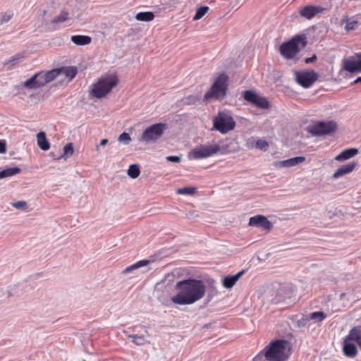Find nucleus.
Masks as SVG:
<instances>
[{
	"instance_id": "obj_1",
	"label": "nucleus",
	"mask_w": 361,
	"mask_h": 361,
	"mask_svg": "<svg viewBox=\"0 0 361 361\" xmlns=\"http://www.w3.org/2000/svg\"><path fill=\"white\" fill-rule=\"evenodd\" d=\"M176 289L178 293L171 298L177 305H192L202 299L206 293V286L201 279L188 278L176 283Z\"/></svg>"
},
{
	"instance_id": "obj_2",
	"label": "nucleus",
	"mask_w": 361,
	"mask_h": 361,
	"mask_svg": "<svg viewBox=\"0 0 361 361\" xmlns=\"http://www.w3.org/2000/svg\"><path fill=\"white\" fill-rule=\"evenodd\" d=\"M289 342L285 339L272 340L262 351L266 361H286L288 355L286 353Z\"/></svg>"
},
{
	"instance_id": "obj_3",
	"label": "nucleus",
	"mask_w": 361,
	"mask_h": 361,
	"mask_svg": "<svg viewBox=\"0 0 361 361\" xmlns=\"http://www.w3.org/2000/svg\"><path fill=\"white\" fill-rule=\"evenodd\" d=\"M307 44L306 35H296L290 40L283 42L279 47L281 56L286 59H292Z\"/></svg>"
},
{
	"instance_id": "obj_4",
	"label": "nucleus",
	"mask_w": 361,
	"mask_h": 361,
	"mask_svg": "<svg viewBox=\"0 0 361 361\" xmlns=\"http://www.w3.org/2000/svg\"><path fill=\"white\" fill-rule=\"evenodd\" d=\"M228 76L225 73H220L214 80L209 90L204 94V99H223L226 97L228 91Z\"/></svg>"
},
{
	"instance_id": "obj_5",
	"label": "nucleus",
	"mask_w": 361,
	"mask_h": 361,
	"mask_svg": "<svg viewBox=\"0 0 361 361\" xmlns=\"http://www.w3.org/2000/svg\"><path fill=\"white\" fill-rule=\"evenodd\" d=\"M118 82V80L115 75L101 78L93 85L90 94L93 97L103 98L117 85Z\"/></svg>"
},
{
	"instance_id": "obj_6",
	"label": "nucleus",
	"mask_w": 361,
	"mask_h": 361,
	"mask_svg": "<svg viewBox=\"0 0 361 361\" xmlns=\"http://www.w3.org/2000/svg\"><path fill=\"white\" fill-rule=\"evenodd\" d=\"M337 123L333 121H319L306 128L313 136H325L333 134L337 130Z\"/></svg>"
},
{
	"instance_id": "obj_7",
	"label": "nucleus",
	"mask_w": 361,
	"mask_h": 361,
	"mask_svg": "<svg viewBox=\"0 0 361 361\" xmlns=\"http://www.w3.org/2000/svg\"><path fill=\"white\" fill-rule=\"evenodd\" d=\"M235 121L230 114L224 111H219L217 116L213 118L212 130L226 134L233 130L235 127Z\"/></svg>"
},
{
	"instance_id": "obj_8",
	"label": "nucleus",
	"mask_w": 361,
	"mask_h": 361,
	"mask_svg": "<svg viewBox=\"0 0 361 361\" xmlns=\"http://www.w3.org/2000/svg\"><path fill=\"white\" fill-rule=\"evenodd\" d=\"M167 128L168 125L165 123L152 124L144 130L140 140L146 143L154 142L162 136Z\"/></svg>"
},
{
	"instance_id": "obj_9",
	"label": "nucleus",
	"mask_w": 361,
	"mask_h": 361,
	"mask_svg": "<svg viewBox=\"0 0 361 361\" xmlns=\"http://www.w3.org/2000/svg\"><path fill=\"white\" fill-rule=\"evenodd\" d=\"M221 150L219 145H202L193 149L188 155L190 159H201L209 157Z\"/></svg>"
},
{
	"instance_id": "obj_10",
	"label": "nucleus",
	"mask_w": 361,
	"mask_h": 361,
	"mask_svg": "<svg viewBox=\"0 0 361 361\" xmlns=\"http://www.w3.org/2000/svg\"><path fill=\"white\" fill-rule=\"evenodd\" d=\"M294 75L296 82L304 88L310 87L319 78L318 73L313 70L296 71Z\"/></svg>"
},
{
	"instance_id": "obj_11",
	"label": "nucleus",
	"mask_w": 361,
	"mask_h": 361,
	"mask_svg": "<svg viewBox=\"0 0 361 361\" xmlns=\"http://www.w3.org/2000/svg\"><path fill=\"white\" fill-rule=\"evenodd\" d=\"M293 293V288L290 284L281 285L279 288L271 295L270 301L274 304H279L284 302L286 299L291 298Z\"/></svg>"
},
{
	"instance_id": "obj_12",
	"label": "nucleus",
	"mask_w": 361,
	"mask_h": 361,
	"mask_svg": "<svg viewBox=\"0 0 361 361\" xmlns=\"http://www.w3.org/2000/svg\"><path fill=\"white\" fill-rule=\"evenodd\" d=\"M343 68L350 73H361V52L343 59Z\"/></svg>"
},
{
	"instance_id": "obj_13",
	"label": "nucleus",
	"mask_w": 361,
	"mask_h": 361,
	"mask_svg": "<svg viewBox=\"0 0 361 361\" xmlns=\"http://www.w3.org/2000/svg\"><path fill=\"white\" fill-rule=\"evenodd\" d=\"M248 225L250 226L262 228L264 230L267 231L271 230L273 227L271 222L269 221L266 216L260 214L250 217Z\"/></svg>"
},
{
	"instance_id": "obj_14",
	"label": "nucleus",
	"mask_w": 361,
	"mask_h": 361,
	"mask_svg": "<svg viewBox=\"0 0 361 361\" xmlns=\"http://www.w3.org/2000/svg\"><path fill=\"white\" fill-rule=\"evenodd\" d=\"M324 11V8L321 6L307 5L302 7L299 13L302 17L310 20Z\"/></svg>"
},
{
	"instance_id": "obj_15",
	"label": "nucleus",
	"mask_w": 361,
	"mask_h": 361,
	"mask_svg": "<svg viewBox=\"0 0 361 361\" xmlns=\"http://www.w3.org/2000/svg\"><path fill=\"white\" fill-rule=\"evenodd\" d=\"M305 160V157L302 156L295 157L283 161L274 162V166L277 168H288L299 165Z\"/></svg>"
},
{
	"instance_id": "obj_16",
	"label": "nucleus",
	"mask_w": 361,
	"mask_h": 361,
	"mask_svg": "<svg viewBox=\"0 0 361 361\" xmlns=\"http://www.w3.org/2000/svg\"><path fill=\"white\" fill-rule=\"evenodd\" d=\"M343 352L348 357H354L357 354L356 345L351 340H348L347 336L345 337L343 342Z\"/></svg>"
},
{
	"instance_id": "obj_17",
	"label": "nucleus",
	"mask_w": 361,
	"mask_h": 361,
	"mask_svg": "<svg viewBox=\"0 0 361 361\" xmlns=\"http://www.w3.org/2000/svg\"><path fill=\"white\" fill-rule=\"evenodd\" d=\"M40 87H42V82L37 81V76L35 75V74L20 85L18 86L19 93H22L24 88L27 90H37Z\"/></svg>"
},
{
	"instance_id": "obj_18",
	"label": "nucleus",
	"mask_w": 361,
	"mask_h": 361,
	"mask_svg": "<svg viewBox=\"0 0 361 361\" xmlns=\"http://www.w3.org/2000/svg\"><path fill=\"white\" fill-rule=\"evenodd\" d=\"M245 271V269H243L234 275H228L224 276L222 279V286L227 289L233 288Z\"/></svg>"
},
{
	"instance_id": "obj_19",
	"label": "nucleus",
	"mask_w": 361,
	"mask_h": 361,
	"mask_svg": "<svg viewBox=\"0 0 361 361\" xmlns=\"http://www.w3.org/2000/svg\"><path fill=\"white\" fill-rule=\"evenodd\" d=\"M355 166V162H350L347 164L343 165L335 171V173L333 174L332 178L334 179H338L340 177L349 174L354 170Z\"/></svg>"
},
{
	"instance_id": "obj_20",
	"label": "nucleus",
	"mask_w": 361,
	"mask_h": 361,
	"mask_svg": "<svg viewBox=\"0 0 361 361\" xmlns=\"http://www.w3.org/2000/svg\"><path fill=\"white\" fill-rule=\"evenodd\" d=\"M348 340L356 343L361 350V325L352 328L348 336Z\"/></svg>"
},
{
	"instance_id": "obj_21",
	"label": "nucleus",
	"mask_w": 361,
	"mask_h": 361,
	"mask_svg": "<svg viewBox=\"0 0 361 361\" xmlns=\"http://www.w3.org/2000/svg\"><path fill=\"white\" fill-rule=\"evenodd\" d=\"M357 148H348L342 151L339 154L335 157V160L338 161H343L349 159L358 154Z\"/></svg>"
},
{
	"instance_id": "obj_22",
	"label": "nucleus",
	"mask_w": 361,
	"mask_h": 361,
	"mask_svg": "<svg viewBox=\"0 0 361 361\" xmlns=\"http://www.w3.org/2000/svg\"><path fill=\"white\" fill-rule=\"evenodd\" d=\"M37 145L42 150L47 151L50 148L49 142L44 131H40L37 134Z\"/></svg>"
},
{
	"instance_id": "obj_23",
	"label": "nucleus",
	"mask_w": 361,
	"mask_h": 361,
	"mask_svg": "<svg viewBox=\"0 0 361 361\" xmlns=\"http://www.w3.org/2000/svg\"><path fill=\"white\" fill-rule=\"evenodd\" d=\"M71 42L78 46H85L91 43L92 38L87 35H73L71 38Z\"/></svg>"
},
{
	"instance_id": "obj_24",
	"label": "nucleus",
	"mask_w": 361,
	"mask_h": 361,
	"mask_svg": "<svg viewBox=\"0 0 361 361\" xmlns=\"http://www.w3.org/2000/svg\"><path fill=\"white\" fill-rule=\"evenodd\" d=\"M59 68H61V70H60V74L65 75L70 80L73 79L78 73L76 66H61Z\"/></svg>"
},
{
	"instance_id": "obj_25",
	"label": "nucleus",
	"mask_w": 361,
	"mask_h": 361,
	"mask_svg": "<svg viewBox=\"0 0 361 361\" xmlns=\"http://www.w3.org/2000/svg\"><path fill=\"white\" fill-rule=\"evenodd\" d=\"M150 262L148 259H142L137 262L136 263L126 267L122 273L123 274H128L130 273H132L133 271L138 269L139 268H141L142 267L147 266Z\"/></svg>"
},
{
	"instance_id": "obj_26",
	"label": "nucleus",
	"mask_w": 361,
	"mask_h": 361,
	"mask_svg": "<svg viewBox=\"0 0 361 361\" xmlns=\"http://www.w3.org/2000/svg\"><path fill=\"white\" fill-rule=\"evenodd\" d=\"M21 172V169L18 166L6 168L0 171V179L15 176Z\"/></svg>"
},
{
	"instance_id": "obj_27",
	"label": "nucleus",
	"mask_w": 361,
	"mask_h": 361,
	"mask_svg": "<svg viewBox=\"0 0 361 361\" xmlns=\"http://www.w3.org/2000/svg\"><path fill=\"white\" fill-rule=\"evenodd\" d=\"M74 152L73 145L72 142L67 143L63 149V153L61 154L58 157L54 158L55 160H59L60 159H66L73 155Z\"/></svg>"
},
{
	"instance_id": "obj_28",
	"label": "nucleus",
	"mask_w": 361,
	"mask_h": 361,
	"mask_svg": "<svg viewBox=\"0 0 361 361\" xmlns=\"http://www.w3.org/2000/svg\"><path fill=\"white\" fill-rule=\"evenodd\" d=\"M154 18V13L151 11L139 12L135 16V19L138 21L149 22Z\"/></svg>"
},
{
	"instance_id": "obj_29",
	"label": "nucleus",
	"mask_w": 361,
	"mask_h": 361,
	"mask_svg": "<svg viewBox=\"0 0 361 361\" xmlns=\"http://www.w3.org/2000/svg\"><path fill=\"white\" fill-rule=\"evenodd\" d=\"M60 70L61 68H57L49 70L48 71H44L45 73V82L48 83L51 81L54 80L58 75H60Z\"/></svg>"
},
{
	"instance_id": "obj_30",
	"label": "nucleus",
	"mask_w": 361,
	"mask_h": 361,
	"mask_svg": "<svg viewBox=\"0 0 361 361\" xmlns=\"http://www.w3.org/2000/svg\"><path fill=\"white\" fill-rule=\"evenodd\" d=\"M257 96L258 94L255 91L252 90H245L243 92V99L252 104L255 102V99L257 98Z\"/></svg>"
},
{
	"instance_id": "obj_31",
	"label": "nucleus",
	"mask_w": 361,
	"mask_h": 361,
	"mask_svg": "<svg viewBox=\"0 0 361 361\" xmlns=\"http://www.w3.org/2000/svg\"><path fill=\"white\" fill-rule=\"evenodd\" d=\"M307 316L309 321L315 320L318 322H322L326 317V314L323 311L313 312L307 314Z\"/></svg>"
},
{
	"instance_id": "obj_32",
	"label": "nucleus",
	"mask_w": 361,
	"mask_h": 361,
	"mask_svg": "<svg viewBox=\"0 0 361 361\" xmlns=\"http://www.w3.org/2000/svg\"><path fill=\"white\" fill-rule=\"evenodd\" d=\"M253 105L258 108L266 109L269 108V102L267 98L258 94L257 98L255 99V101L253 103Z\"/></svg>"
},
{
	"instance_id": "obj_33",
	"label": "nucleus",
	"mask_w": 361,
	"mask_h": 361,
	"mask_svg": "<svg viewBox=\"0 0 361 361\" xmlns=\"http://www.w3.org/2000/svg\"><path fill=\"white\" fill-rule=\"evenodd\" d=\"M128 176L131 178H136L140 173V170L138 164H133L129 166L127 171Z\"/></svg>"
},
{
	"instance_id": "obj_34",
	"label": "nucleus",
	"mask_w": 361,
	"mask_h": 361,
	"mask_svg": "<svg viewBox=\"0 0 361 361\" xmlns=\"http://www.w3.org/2000/svg\"><path fill=\"white\" fill-rule=\"evenodd\" d=\"M206 283H207V285L209 286V290L207 293V302H209L214 296V292L215 291L216 293V290H215L216 281L213 279L209 278V279H207Z\"/></svg>"
},
{
	"instance_id": "obj_35",
	"label": "nucleus",
	"mask_w": 361,
	"mask_h": 361,
	"mask_svg": "<svg viewBox=\"0 0 361 361\" xmlns=\"http://www.w3.org/2000/svg\"><path fill=\"white\" fill-rule=\"evenodd\" d=\"M207 6H201L197 8L196 13L193 17L194 20H197L202 18L209 11Z\"/></svg>"
},
{
	"instance_id": "obj_36",
	"label": "nucleus",
	"mask_w": 361,
	"mask_h": 361,
	"mask_svg": "<svg viewBox=\"0 0 361 361\" xmlns=\"http://www.w3.org/2000/svg\"><path fill=\"white\" fill-rule=\"evenodd\" d=\"M197 188L195 187H184L178 188L177 190V193L180 195H192L195 194Z\"/></svg>"
},
{
	"instance_id": "obj_37",
	"label": "nucleus",
	"mask_w": 361,
	"mask_h": 361,
	"mask_svg": "<svg viewBox=\"0 0 361 361\" xmlns=\"http://www.w3.org/2000/svg\"><path fill=\"white\" fill-rule=\"evenodd\" d=\"M68 13L63 11L58 16L51 20L52 23H63L68 19Z\"/></svg>"
},
{
	"instance_id": "obj_38",
	"label": "nucleus",
	"mask_w": 361,
	"mask_h": 361,
	"mask_svg": "<svg viewBox=\"0 0 361 361\" xmlns=\"http://www.w3.org/2000/svg\"><path fill=\"white\" fill-rule=\"evenodd\" d=\"M128 337L132 338V341L137 345H142L147 342L144 336H138L137 334H131V335H129Z\"/></svg>"
},
{
	"instance_id": "obj_39",
	"label": "nucleus",
	"mask_w": 361,
	"mask_h": 361,
	"mask_svg": "<svg viewBox=\"0 0 361 361\" xmlns=\"http://www.w3.org/2000/svg\"><path fill=\"white\" fill-rule=\"evenodd\" d=\"M255 147L266 152L269 148V143L264 140L258 139L255 142Z\"/></svg>"
},
{
	"instance_id": "obj_40",
	"label": "nucleus",
	"mask_w": 361,
	"mask_h": 361,
	"mask_svg": "<svg viewBox=\"0 0 361 361\" xmlns=\"http://www.w3.org/2000/svg\"><path fill=\"white\" fill-rule=\"evenodd\" d=\"M13 13L11 11H8L2 13L0 18V23L4 24L8 22L13 17Z\"/></svg>"
},
{
	"instance_id": "obj_41",
	"label": "nucleus",
	"mask_w": 361,
	"mask_h": 361,
	"mask_svg": "<svg viewBox=\"0 0 361 361\" xmlns=\"http://www.w3.org/2000/svg\"><path fill=\"white\" fill-rule=\"evenodd\" d=\"M309 322L307 314H303L302 318L298 319L295 323V326L298 328L305 327Z\"/></svg>"
},
{
	"instance_id": "obj_42",
	"label": "nucleus",
	"mask_w": 361,
	"mask_h": 361,
	"mask_svg": "<svg viewBox=\"0 0 361 361\" xmlns=\"http://www.w3.org/2000/svg\"><path fill=\"white\" fill-rule=\"evenodd\" d=\"M118 140L119 142H123L124 144L127 145L131 140V138L129 133L123 132L119 135Z\"/></svg>"
},
{
	"instance_id": "obj_43",
	"label": "nucleus",
	"mask_w": 361,
	"mask_h": 361,
	"mask_svg": "<svg viewBox=\"0 0 361 361\" xmlns=\"http://www.w3.org/2000/svg\"><path fill=\"white\" fill-rule=\"evenodd\" d=\"M23 56L20 54H16L13 56H12L8 61V64L11 65V66H14L15 64L19 63L23 59Z\"/></svg>"
},
{
	"instance_id": "obj_44",
	"label": "nucleus",
	"mask_w": 361,
	"mask_h": 361,
	"mask_svg": "<svg viewBox=\"0 0 361 361\" xmlns=\"http://www.w3.org/2000/svg\"><path fill=\"white\" fill-rule=\"evenodd\" d=\"M35 75L37 76V79L38 82H42V87L47 85L48 82H45V73L44 71H39L36 73H35Z\"/></svg>"
},
{
	"instance_id": "obj_45",
	"label": "nucleus",
	"mask_w": 361,
	"mask_h": 361,
	"mask_svg": "<svg viewBox=\"0 0 361 361\" xmlns=\"http://www.w3.org/2000/svg\"><path fill=\"white\" fill-rule=\"evenodd\" d=\"M17 209H25L27 207V202L25 201H18L12 204Z\"/></svg>"
},
{
	"instance_id": "obj_46",
	"label": "nucleus",
	"mask_w": 361,
	"mask_h": 361,
	"mask_svg": "<svg viewBox=\"0 0 361 361\" xmlns=\"http://www.w3.org/2000/svg\"><path fill=\"white\" fill-rule=\"evenodd\" d=\"M357 26V22L356 20H352L350 22H348L345 28L346 30H355Z\"/></svg>"
},
{
	"instance_id": "obj_47",
	"label": "nucleus",
	"mask_w": 361,
	"mask_h": 361,
	"mask_svg": "<svg viewBox=\"0 0 361 361\" xmlns=\"http://www.w3.org/2000/svg\"><path fill=\"white\" fill-rule=\"evenodd\" d=\"M181 156L171 155L166 157V159L169 162L179 163L181 161Z\"/></svg>"
},
{
	"instance_id": "obj_48",
	"label": "nucleus",
	"mask_w": 361,
	"mask_h": 361,
	"mask_svg": "<svg viewBox=\"0 0 361 361\" xmlns=\"http://www.w3.org/2000/svg\"><path fill=\"white\" fill-rule=\"evenodd\" d=\"M6 152V142L4 140H0V153L4 154Z\"/></svg>"
},
{
	"instance_id": "obj_49",
	"label": "nucleus",
	"mask_w": 361,
	"mask_h": 361,
	"mask_svg": "<svg viewBox=\"0 0 361 361\" xmlns=\"http://www.w3.org/2000/svg\"><path fill=\"white\" fill-rule=\"evenodd\" d=\"M317 59L316 54H313L311 57H307L305 59V63L308 64L314 62Z\"/></svg>"
},
{
	"instance_id": "obj_50",
	"label": "nucleus",
	"mask_w": 361,
	"mask_h": 361,
	"mask_svg": "<svg viewBox=\"0 0 361 361\" xmlns=\"http://www.w3.org/2000/svg\"><path fill=\"white\" fill-rule=\"evenodd\" d=\"M262 355H264L263 353H261V352H260L259 354H257L256 356H255L253 357L252 361H259V360H260L262 357Z\"/></svg>"
},
{
	"instance_id": "obj_51",
	"label": "nucleus",
	"mask_w": 361,
	"mask_h": 361,
	"mask_svg": "<svg viewBox=\"0 0 361 361\" xmlns=\"http://www.w3.org/2000/svg\"><path fill=\"white\" fill-rule=\"evenodd\" d=\"M361 82V76L357 77L353 82H351V85Z\"/></svg>"
},
{
	"instance_id": "obj_52",
	"label": "nucleus",
	"mask_w": 361,
	"mask_h": 361,
	"mask_svg": "<svg viewBox=\"0 0 361 361\" xmlns=\"http://www.w3.org/2000/svg\"><path fill=\"white\" fill-rule=\"evenodd\" d=\"M107 143H108V140L107 139H102L100 141L99 145L100 146H105Z\"/></svg>"
},
{
	"instance_id": "obj_53",
	"label": "nucleus",
	"mask_w": 361,
	"mask_h": 361,
	"mask_svg": "<svg viewBox=\"0 0 361 361\" xmlns=\"http://www.w3.org/2000/svg\"><path fill=\"white\" fill-rule=\"evenodd\" d=\"M50 154H51V157H53L54 159H55L54 158H56V157H59V156H55L53 152H51Z\"/></svg>"
}]
</instances>
